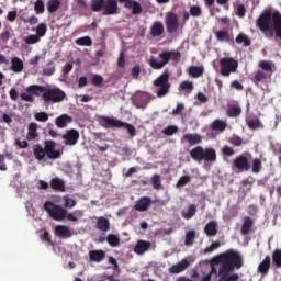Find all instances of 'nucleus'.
<instances>
[{"instance_id": "56", "label": "nucleus", "mask_w": 281, "mask_h": 281, "mask_svg": "<svg viewBox=\"0 0 281 281\" xmlns=\"http://www.w3.org/2000/svg\"><path fill=\"white\" fill-rule=\"evenodd\" d=\"M34 117L37 122H47V120H49L47 112H37L35 113Z\"/></svg>"}, {"instance_id": "16", "label": "nucleus", "mask_w": 281, "mask_h": 281, "mask_svg": "<svg viewBox=\"0 0 281 281\" xmlns=\"http://www.w3.org/2000/svg\"><path fill=\"white\" fill-rule=\"evenodd\" d=\"M150 205H153V198L142 196L134 205V210H136V212H148Z\"/></svg>"}, {"instance_id": "38", "label": "nucleus", "mask_w": 281, "mask_h": 281, "mask_svg": "<svg viewBox=\"0 0 281 281\" xmlns=\"http://www.w3.org/2000/svg\"><path fill=\"white\" fill-rule=\"evenodd\" d=\"M205 72V69L201 66H191L189 67V75L191 78H201L203 74Z\"/></svg>"}, {"instance_id": "24", "label": "nucleus", "mask_w": 281, "mask_h": 281, "mask_svg": "<svg viewBox=\"0 0 281 281\" xmlns=\"http://www.w3.org/2000/svg\"><path fill=\"white\" fill-rule=\"evenodd\" d=\"M95 229L100 232H109L111 229V222L104 216L97 218Z\"/></svg>"}, {"instance_id": "26", "label": "nucleus", "mask_w": 281, "mask_h": 281, "mask_svg": "<svg viewBox=\"0 0 281 281\" xmlns=\"http://www.w3.org/2000/svg\"><path fill=\"white\" fill-rule=\"evenodd\" d=\"M178 89L182 95H190V93L194 91V83L192 81L184 80L180 82Z\"/></svg>"}, {"instance_id": "31", "label": "nucleus", "mask_w": 281, "mask_h": 281, "mask_svg": "<svg viewBox=\"0 0 281 281\" xmlns=\"http://www.w3.org/2000/svg\"><path fill=\"white\" fill-rule=\"evenodd\" d=\"M269 78V74H267L265 70H257L254 72L252 82L258 87L260 82H265Z\"/></svg>"}, {"instance_id": "30", "label": "nucleus", "mask_w": 281, "mask_h": 281, "mask_svg": "<svg viewBox=\"0 0 281 281\" xmlns=\"http://www.w3.org/2000/svg\"><path fill=\"white\" fill-rule=\"evenodd\" d=\"M183 139H186L190 146H196V144L203 142V136H201V134H186Z\"/></svg>"}, {"instance_id": "43", "label": "nucleus", "mask_w": 281, "mask_h": 281, "mask_svg": "<svg viewBox=\"0 0 281 281\" xmlns=\"http://www.w3.org/2000/svg\"><path fill=\"white\" fill-rule=\"evenodd\" d=\"M75 43L81 47H91V45H93V41L89 36L79 37Z\"/></svg>"}, {"instance_id": "6", "label": "nucleus", "mask_w": 281, "mask_h": 281, "mask_svg": "<svg viewBox=\"0 0 281 281\" xmlns=\"http://www.w3.org/2000/svg\"><path fill=\"white\" fill-rule=\"evenodd\" d=\"M160 61H158L155 56L149 58L148 65L151 69H164V66L168 65L170 60H177V52L175 50H164L158 55Z\"/></svg>"}, {"instance_id": "20", "label": "nucleus", "mask_w": 281, "mask_h": 281, "mask_svg": "<svg viewBox=\"0 0 281 281\" xmlns=\"http://www.w3.org/2000/svg\"><path fill=\"white\" fill-rule=\"evenodd\" d=\"M204 234L209 236V238H212L218 234V223L216 221H210L204 226Z\"/></svg>"}, {"instance_id": "29", "label": "nucleus", "mask_w": 281, "mask_h": 281, "mask_svg": "<svg viewBox=\"0 0 281 281\" xmlns=\"http://www.w3.org/2000/svg\"><path fill=\"white\" fill-rule=\"evenodd\" d=\"M251 227H254V220L249 216L244 217V223L240 228L241 236H247L249 232H251Z\"/></svg>"}, {"instance_id": "3", "label": "nucleus", "mask_w": 281, "mask_h": 281, "mask_svg": "<svg viewBox=\"0 0 281 281\" xmlns=\"http://www.w3.org/2000/svg\"><path fill=\"white\" fill-rule=\"evenodd\" d=\"M190 157L193 161H204V164H216L217 155L216 149L212 147L203 148V146H196L190 150Z\"/></svg>"}, {"instance_id": "40", "label": "nucleus", "mask_w": 281, "mask_h": 281, "mask_svg": "<svg viewBox=\"0 0 281 281\" xmlns=\"http://www.w3.org/2000/svg\"><path fill=\"white\" fill-rule=\"evenodd\" d=\"M216 265L212 262V266H205V271L209 273L202 279V281H212V274L218 276V270H216Z\"/></svg>"}, {"instance_id": "8", "label": "nucleus", "mask_w": 281, "mask_h": 281, "mask_svg": "<svg viewBox=\"0 0 281 281\" xmlns=\"http://www.w3.org/2000/svg\"><path fill=\"white\" fill-rule=\"evenodd\" d=\"M238 71V60L233 57H222L220 59V74L224 78H229L232 74Z\"/></svg>"}, {"instance_id": "63", "label": "nucleus", "mask_w": 281, "mask_h": 281, "mask_svg": "<svg viewBox=\"0 0 281 281\" xmlns=\"http://www.w3.org/2000/svg\"><path fill=\"white\" fill-rule=\"evenodd\" d=\"M126 65V58L124 57V52H121L117 58V67L124 69Z\"/></svg>"}, {"instance_id": "39", "label": "nucleus", "mask_w": 281, "mask_h": 281, "mask_svg": "<svg viewBox=\"0 0 281 281\" xmlns=\"http://www.w3.org/2000/svg\"><path fill=\"white\" fill-rule=\"evenodd\" d=\"M46 8L49 14H55L60 9V0H48Z\"/></svg>"}, {"instance_id": "49", "label": "nucleus", "mask_w": 281, "mask_h": 281, "mask_svg": "<svg viewBox=\"0 0 281 281\" xmlns=\"http://www.w3.org/2000/svg\"><path fill=\"white\" fill-rule=\"evenodd\" d=\"M34 12L43 14L45 12V2L43 0H36L34 3Z\"/></svg>"}, {"instance_id": "9", "label": "nucleus", "mask_w": 281, "mask_h": 281, "mask_svg": "<svg viewBox=\"0 0 281 281\" xmlns=\"http://www.w3.org/2000/svg\"><path fill=\"white\" fill-rule=\"evenodd\" d=\"M44 210L54 221H65L67 218V211L52 201L45 202Z\"/></svg>"}, {"instance_id": "60", "label": "nucleus", "mask_w": 281, "mask_h": 281, "mask_svg": "<svg viewBox=\"0 0 281 281\" xmlns=\"http://www.w3.org/2000/svg\"><path fill=\"white\" fill-rule=\"evenodd\" d=\"M190 14L191 16H201L203 14V12L201 11V7L192 5L190 8Z\"/></svg>"}, {"instance_id": "25", "label": "nucleus", "mask_w": 281, "mask_h": 281, "mask_svg": "<svg viewBox=\"0 0 281 281\" xmlns=\"http://www.w3.org/2000/svg\"><path fill=\"white\" fill-rule=\"evenodd\" d=\"M26 139L29 142H34L38 139V124L36 123L29 124Z\"/></svg>"}, {"instance_id": "1", "label": "nucleus", "mask_w": 281, "mask_h": 281, "mask_svg": "<svg viewBox=\"0 0 281 281\" xmlns=\"http://www.w3.org/2000/svg\"><path fill=\"white\" fill-rule=\"evenodd\" d=\"M256 27L266 38H273L281 45V13L273 10V7L266 8L256 20Z\"/></svg>"}, {"instance_id": "10", "label": "nucleus", "mask_w": 281, "mask_h": 281, "mask_svg": "<svg viewBox=\"0 0 281 281\" xmlns=\"http://www.w3.org/2000/svg\"><path fill=\"white\" fill-rule=\"evenodd\" d=\"M170 74L165 70L156 80H154V87H157L156 94L158 98H164L170 91Z\"/></svg>"}, {"instance_id": "28", "label": "nucleus", "mask_w": 281, "mask_h": 281, "mask_svg": "<svg viewBox=\"0 0 281 281\" xmlns=\"http://www.w3.org/2000/svg\"><path fill=\"white\" fill-rule=\"evenodd\" d=\"M164 32H165V27H164V23L161 21H156L150 26V35L154 38H157V36H161V34H164Z\"/></svg>"}, {"instance_id": "54", "label": "nucleus", "mask_w": 281, "mask_h": 281, "mask_svg": "<svg viewBox=\"0 0 281 281\" xmlns=\"http://www.w3.org/2000/svg\"><path fill=\"white\" fill-rule=\"evenodd\" d=\"M177 133V125H169L162 130V134L170 137Z\"/></svg>"}, {"instance_id": "58", "label": "nucleus", "mask_w": 281, "mask_h": 281, "mask_svg": "<svg viewBox=\"0 0 281 281\" xmlns=\"http://www.w3.org/2000/svg\"><path fill=\"white\" fill-rule=\"evenodd\" d=\"M134 104L136 109H144V104H146L144 101V95H136L134 99Z\"/></svg>"}, {"instance_id": "46", "label": "nucleus", "mask_w": 281, "mask_h": 281, "mask_svg": "<svg viewBox=\"0 0 281 281\" xmlns=\"http://www.w3.org/2000/svg\"><path fill=\"white\" fill-rule=\"evenodd\" d=\"M228 143L232 144V146H235L236 148L240 147L245 142L243 138L236 134H233L231 137H228Z\"/></svg>"}, {"instance_id": "51", "label": "nucleus", "mask_w": 281, "mask_h": 281, "mask_svg": "<svg viewBox=\"0 0 281 281\" xmlns=\"http://www.w3.org/2000/svg\"><path fill=\"white\" fill-rule=\"evenodd\" d=\"M23 41L24 43H26V45H34L41 41V37H38L36 34H32L23 37Z\"/></svg>"}, {"instance_id": "37", "label": "nucleus", "mask_w": 281, "mask_h": 281, "mask_svg": "<svg viewBox=\"0 0 281 281\" xmlns=\"http://www.w3.org/2000/svg\"><path fill=\"white\" fill-rule=\"evenodd\" d=\"M46 87L38 86V85H32L26 88V93H30L31 95H41V93H45Z\"/></svg>"}, {"instance_id": "17", "label": "nucleus", "mask_w": 281, "mask_h": 281, "mask_svg": "<svg viewBox=\"0 0 281 281\" xmlns=\"http://www.w3.org/2000/svg\"><path fill=\"white\" fill-rule=\"evenodd\" d=\"M88 256H89V260L91 262H97V265H100V262H102L104 260V258H106V252L102 249L90 250L88 252Z\"/></svg>"}, {"instance_id": "35", "label": "nucleus", "mask_w": 281, "mask_h": 281, "mask_svg": "<svg viewBox=\"0 0 281 281\" xmlns=\"http://www.w3.org/2000/svg\"><path fill=\"white\" fill-rule=\"evenodd\" d=\"M235 43L237 45H243V47H249L251 45V38H249L248 35L245 33H239L235 37Z\"/></svg>"}, {"instance_id": "5", "label": "nucleus", "mask_w": 281, "mask_h": 281, "mask_svg": "<svg viewBox=\"0 0 281 281\" xmlns=\"http://www.w3.org/2000/svg\"><path fill=\"white\" fill-rule=\"evenodd\" d=\"M99 124L102 128H126L131 137H135V126L131 125V123H126L115 117L100 116Z\"/></svg>"}, {"instance_id": "32", "label": "nucleus", "mask_w": 281, "mask_h": 281, "mask_svg": "<svg viewBox=\"0 0 281 281\" xmlns=\"http://www.w3.org/2000/svg\"><path fill=\"white\" fill-rule=\"evenodd\" d=\"M241 113H243V109L238 104H231L226 110V115L228 117H239Z\"/></svg>"}, {"instance_id": "64", "label": "nucleus", "mask_w": 281, "mask_h": 281, "mask_svg": "<svg viewBox=\"0 0 281 281\" xmlns=\"http://www.w3.org/2000/svg\"><path fill=\"white\" fill-rule=\"evenodd\" d=\"M64 201H65V207H76V200L69 198V196H64Z\"/></svg>"}, {"instance_id": "7", "label": "nucleus", "mask_w": 281, "mask_h": 281, "mask_svg": "<svg viewBox=\"0 0 281 281\" xmlns=\"http://www.w3.org/2000/svg\"><path fill=\"white\" fill-rule=\"evenodd\" d=\"M65 98H67V94L60 88L46 87L44 93L42 94V100L45 102V104H58L63 102Z\"/></svg>"}, {"instance_id": "36", "label": "nucleus", "mask_w": 281, "mask_h": 281, "mask_svg": "<svg viewBox=\"0 0 281 281\" xmlns=\"http://www.w3.org/2000/svg\"><path fill=\"white\" fill-rule=\"evenodd\" d=\"M227 128V122L217 119L211 123V131H217L218 133H223Z\"/></svg>"}, {"instance_id": "50", "label": "nucleus", "mask_w": 281, "mask_h": 281, "mask_svg": "<svg viewBox=\"0 0 281 281\" xmlns=\"http://www.w3.org/2000/svg\"><path fill=\"white\" fill-rule=\"evenodd\" d=\"M36 34L38 36V38H43V36H45V34H47V24L45 23H40L36 27Z\"/></svg>"}, {"instance_id": "2", "label": "nucleus", "mask_w": 281, "mask_h": 281, "mask_svg": "<svg viewBox=\"0 0 281 281\" xmlns=\"http://www.w3.org/2000/svg\"><path fill=\"white\" fill-rule=\"evenodd\" d=\"M33 156L37 161H43L45 157L48 159H60L63 153L56 149V142L45 140L44 147L41 144L33 146Z\"/></svg>"}, {"instance_id": "15", "label": "nucleus", "mask_w": 281, "mask_h": 281, "mask_svg": "<svg viewBox=\"0 0 281 281\" xmlns=\"http://www.w3.org/2000/svg\"><path fill=\"white\" fill-rule=\"evenodd\" d=\"M214 34L220 43H234V34L229 32V29H222Z\"/></svg>"}, {"instance_id": "33", "label": "nucleus", "mask_w": 281, "mask_h": 281, "mask_svg": "<svg viewBox=\"0 0 281 281\" xmlns=\"http://www.w3.org/2000/svg\"><path fill=\"white\" fill-rule=\"evenodd\" d=\"M23 69H24L23 60L19 57H13L11 59V71H13L14 74H21Z\"/></svg>"}, {"instance_id": "52", "label": "nucleus", "mask_w": 281, "mask_h": 281, "mask_svg": "<svg viewBox=\"0 0 281 281\" xmlns=\"http://www.w3.org/2000/svg\"><path fill=\"white\" fill-rule=\"evenodd\" d=\"M151 186H153L154 190H160L161 189V176L154 175L151 177Z\"/></svg>"}, {"instance_id": "11", "label": "nucleus", "mask_w": 281, "mask_h": 281, "mask_svg": "<svg viewBox=\"0 0 281 281\" xmlns=\"http://www.w3.org/2000/svg\"><path fill=\"white\" fill-rule=\"evenodd\" d=\"M232 170L235 172H249L251 170L249 158L245 154L237 156L232 162Z\"/></svg>"}, {"instance_id": "61", "label": "nucleus", "mask_w": 281, "mask_h": 281, "mask_svg": "<svg viewBox=\"0 0 281 281\" xmlns=\"http://www.w3.org/2000/svg\"><path fill=\"white\" fill-rule=\"evenodd\" d=\"M109 265H112L114 271H120V265L117 263V259L113 256L108 257Z\"/></svg>"}, {"instance_id": "48", "label": "nucleus", "mask_w": 281, "mask_h": 281, "mask_svg": "<svg viewBox=\"0 0 281 281\" xmlns=\"http://www.w3.org/2000/svg\"><path fill=\"white\" fill-rule=\"evenodd\" d=\"M251 170L254 175L260 173V170H262V160H260V158H255L252 160Z\"/></svg>"}, {"instance_id": "59", "label": "nucleus", "mask_w": 281, "mask_h": 281, "mask_svg": "<svg viewBox=\"0 0 281 281\" xmlns=\"http://www.w3.org/2000/svg\"><path fill=\"white\" fill-rule=\"evenodd\" d=\"M218 247H221V241H214L211 244L210 247H206L204 249V254H212L213 251H216V249H218Z\"/></svg>"}, {"instance_id": "13", "label": "nucleus", "mask_w": 281, "mask_h": 281, "mask_svg": "<svg viewBox=\"0 0 281 281\" xmlns=\"http://www.w3.org/2000/svg\"><path fill=\"white\" fill-rule=\"evenodd\" d=\"M165 25L169 34L177 32V15L175 12H167L165 15Z\"/></svg>"}, {"instance_id": "44", "label": "nucleus", "mask_w": 281, "mask_h": 281, "mask_svg": "<svg viewBox=\"0 0 281 281\" xmlns=\"http://www.w3.org/2000/svg\"><path fill=\"white\" fill-rule=\"evenodd\" d=\"M192 261L190 258H184L177 263V273H181V271H186L188 267H190Z\"/></svg>"}, {"instance_id": "23", "label": "nucleus", "mask_w": 281, "mask_h": 281, "mask_svg": "<svg viewBox=\"0 0 281 281\" xmlns=\"http://www.w3.org/2000/svg\"><path fill=\"white\" fill-rule=\"evenodd\" d=\"M74 122V119H71L68 114H61L55 120V125L57 128H67V124H71Z\"/></svg>"}, {"instance_id": "42", "label": "nucleus", "mask_w": 281, "mask_h": 281, "mask_svg": "<svg viewBox=\"0 0 281 281\" xmlns=\"http://www.w3.org/2000/svg\"><path fill=\"white\" fill-rule=\"evenodd\" d=\"M106 243L110 247H120V235L109 234L106 236Z\"/></svg>"}, {"instance_id": "55", "label": "nucleus", "mask_w": 281, "mask_h": 281, "mask_svg": "<svg viewBox=\"0 0 281 281\" xmlns=\"http://www.w3.org/2000/svg\"><path fill=\"white\" fill-rule=\"evenodd\" d=\"M222 155H224V157H234V155H236V151L232 147L226 145L222 148Z\"/></svg>"}, {"instance_id": "41", "label": "nucleus", "mask_w": 281, "mask_h": 281, "mask_svg": "<svg viewBox=\"0 0 281 281\" xmlns=\"http://www.w3.org/2000/svg\"><path fill=\"white\" fill-rule=\"evenodd\" d=\"M194 238H196V231L191 229V231L187 232L184 245L187 247H192L194 245Z\"/></svg>"}, {"instance_id": "27", "label": "nucleus", "mask_w": 281, "mask_h": 281, "mask_svg": "<svg viewBox=\"0 0 281 281\" xmlns=\"http://www.w3.org/2000/svg\"><path fill=\"white\" fill-rule=\"evenodd\" d=\"M148 249H150V241H146V240H142V239H139L134 247V251L138 256L146 254V251H148Z\"/></svg>"}, {"instance_id": "4", "label": "nucleus", "mask_w": 281, "mask_h": 281, "mask_svg": "<svg viewBox=\"0 0 281 281\" xmlns=\"http://www.w3.org/2000/svg\"><path fill=\"white\" fill-rule=\"evenodd\" d=\"M92 12H102L103 16H113L117 14L120 8L117 7V0H92Z\"/></svg>"}, {"instance_id": "22", "label": "nucleus", "mask_w": 281, "mask_h": 281, "mask_svg": "<svg viewBox=\"0 0 281 281\" xmlns=\"http://www.w3.org/2000/svg\"><path fill=\"white\" fill-rule=\"evenodd\" d=\"M246 124L250 131H257V128H265V124L260 121V119L256 116L246 117Z\"/></svg>"}, {"instance_id": "53", "label": "nucleus", "mask_w": 281, "mask_h": 281, "mask_svg": "<svg viewBox=\"0 0 281 281\" xmlns=\"http://www.w3.org/2000/svg\"><path fill=\"white\" fill-rule=\"evenodd\" d=\"M235 14L239 19H245V14H247V8L245 7V4H238L235 9Z\"/></svg>"}, {"instance_id": "12", "label": "nucleus", "mask_w": 281, "mask_h": 281, "mask_svg": "<svg viewBox=\"0 0 281 281\" xmlns=\"http://www.w3.org/2000/svg\"><path fill=\"white\" fill-rule=\"evenodd\" d=\"M61 139H64V144L66 146H76L78 144V140L80 139V133L77 130H68L66 133L61 136Z\"/></svg>"}, {"instance_id": "34", "label": "nucleus", "mask_w": 281, "mask_h": 281, "mask_svg": "<svg viewBox=\"0 0 281 281\" xmlns=\"http://www.w3.org/2000/svg\"><path fill=\"white\" fill-rule=\"evenodd\" d=\"M50 188L56 192H65V181H63L60 178H53L50 180Z\"/></svg>"}, {"instance_id": "21", "label": "nucleus", "mask_w": 281, "mask_h": 281, "mask_svg": "<svg viewBox=\"0 0 281 281\" xmlns=\"http://www.w3.org/2000/svg\"><path fill=\"white\" fill-rule=\"evenodd\" d=\"M55 236L58 238H71L72 234L67 225H57L55 227Z\"/></svg>"}, {"instance_id": "14", "label": "nucleus", "mask_w": 281, "mask_h": 281, "mask_svg": "<svg viewBox=\"0 0 281 281\" xmlns=\"http://www.w3.org/2000/svg\"><path fill=\"white\" fill-rule=\"evenodd\" d=\"M119 3H123L126 10H132V14H142L144 10L142 9V4L136 0H116Z\"/></svg>"}, {"instance_id": "47", "label": "nucleus", "mask_w": 281, "mask_h": 281, "mask_svg": "<svg viewBox=\"0 0 281 281\" xmlns=\"http://www.w3.org/2000/svg\"><path fill=\"white\" fill-rule=\"evenodd\" d=\"M194 214H196V205L194 204H191L187 211L182 212V216L183 218H187V221H190Z\"/></svg>"}, {"instance_id": "57", "label": "nucleus", "mask_w": 281, "mask_h": 281, "mask_svg": "<svg viewBox=\"0 0 281 281\" xmlns=\"http://www.w3.org/2000/svg\"><path fill=\"white\" fill-rule=\"evenodd\" d=\"M190 181H192V178L190 176H182L177 183V188L188 186V183H190Z\"/></svg>"}, {"instance_id": "18", "label": "nucleus", "mask_w": 281, "mask_h": 281, "mask_svg": "<svg viewBox=\"0 0 281 281\" xmlns=\"http://www.w3.org/2000/svg\"><path fill=\"white\" fill-rule=\"evenodd\" d=\"M258 67L261 71L268 74L269 78H271V76H273V71H276V64L271 60H260Z\"/></svg>"}, {"instance_id": "19", "label": "nucleus", "mask_w": 281, "mask_h": 281, "mask_svg": "<svg viewBox=\"0 0 281 281\" xmlns=\"http://www.w3.org/2000/svg\"><path fill=\"white\" fill-rule=\"evenodd\" d=\"M269 269H271V257L266 256L259 263L257 271L265 278V276H269Z\"/></svg>"}, {"instance_id": "62", "label": "nucleus", "mask_w": 281, "mask_h": 281, "mask_svg": "<svg viewBox=\"0 0 281 281\" xmlns=\"http://www.w3.org/2000/svg\"><path fill=\"white\" fill-rule=\"evenodd\" d=\"M102 82H104V78H102V76L100 75H94L92 77V85L94 87H100L102 85Z\"/></svg>"}, {"instance_id": "45", "label": "nucleus", "mask_w": 281, "mask_h": 281, "mask_svg": "<svg viewBox=\"0 0 281 281\" xmlns=\"http://www.w3.org/2000/svg\"><path fill=\"white\" fill-rule=\"evenodd\" d=\"M272 262L277 269H281V249H276L273 251Z\"/></svg>"}]
</instances>
